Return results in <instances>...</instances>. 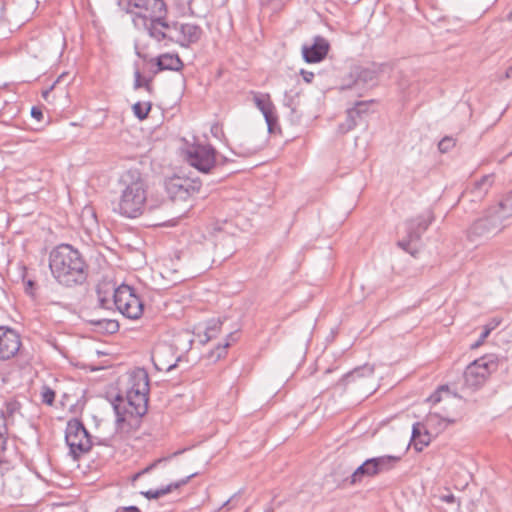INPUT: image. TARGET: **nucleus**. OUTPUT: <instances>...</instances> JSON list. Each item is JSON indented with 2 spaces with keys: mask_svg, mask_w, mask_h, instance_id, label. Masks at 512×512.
<instances>
[{
  "mask_svg": "<svg viewBox=\"0 0 512 512\" xmlns=\"http://www.w3.org/2000/svg\"><path fill=\"white\" fill-rule=\"evenodd\" d=\"M300 74L306 83H311L315 77L313 72L304 69L300 71Z\"/></svg>",
  "mask_w": 512,
  "mask_h": 512,
  "instance_id": "obj_40",
  "label": "nucleus"
},
{
  "mask_svg": "<svg viewBox=\"0 0 512 512\" xmlns=\"http://www.w3.org/2000/svg\"><path fill=\"white\" fill-rule=\"evenodd\" d=\"M254 153H255V151H248L247 153H245V154H243V155H244V156H250V155H252V154H254Z\"/></svg>",
  "mask_w": 512,
  "mask_h": 512,
  "instance_id": "obj_55",
  "label": "nucleus"
},
{
  "mask_svg": "<svg viewBox=\"0 0 512 512\" xmlns=\"http://www.w3.org/2000/svg\"><path fill=\"white\" fill-rule=\"evenodd\" d=\"M181 154L183 155L186 162L192 166V149L190 147L181 148Z\"/></svg>",
  "mask_w": 512,
  "mask_h": 512,
  "instance_id": "obj_39",
  "label": "nucleus"
},
{
  "mask_svg": "<svg viewBox=\"0 0 512 512\" xmlns=\"http://www.w3.org/2000/svg\"><path fill=\"white\" fill-rule=\"evenodd\" d=\"M21 347L19 333L9 327L0 326V361L13 358Z\"/></svg>",
  "mask_w": 512,
  "mask_h": 512,
  "instance_id": "obj_11",
  "label": "nucleus"
},
{
  "mask_svg": "<svg viewBox=\"0 0 512 512\" xmlns=\"http://www.w3.org/2000/svg\"><path fill=\"white\" fill-rule=\"evenodd\" d=\"M135 53L138 57L145 58L144 47L141 46L140 41L136 40L134 43Z\"/></svg>",
  "mask_w": 512,
  "mask_h": 512,
  "instance_id": "obj_41",
  "label": "nucleus"
},
{
  "mask_svg": "<svg viewBox=\"0 0 512 512\" xmlns=\"http://www.w3.org/2000/svg\"><path fill=\"white\" fill-rule=\"evenodd\" d=\"M101 304L104 305V299L100 298Z\"/></svg>",
  "mask_w": 512,
  "mask_h": 512,
  "instance_id": "obj_58",
  "label": "nucleus"
},
{
  "mask_svg": "<svg viewBox=\"0 0 512 512\" xmlns=\"http://www.w3.org/2000/svg\"><path fill=\"white\" fill-rule=\"evenodd\" d=\"M494 176L493 174H488L482 176L479 180H477L471 189L465 191L464 196L471 194L474 200H482L490 190L493 185Z\"/></svg>",
  "mask_w": 512,
  "mask_h": 512,
  "instance_id": "obj_18",
  "label": "nucleus"
},
{
  "mask_svg": "<svg viewBox=\"0 0 512 512\" xmlns=\"http://www.w3.org/2000/svg\"><path fill=\"white\" fill-rule=\"evenodd\" d=\"M216 167V150L210 145H200L194 142V169L208 174Z\"/></svg>",
  "mask_w": 512,
  "mask_h": 512,
  "instance_id": "obj_12",
  "label": "nucleus"
},
{
  "mask_svg": "<svg viewBox=\"0 0 512 512\" xmlns=\"http://www.w3.org/2000/svg\"><path fill=\"white\" fill-rule=\"evenodd\" d=\"M156 65L160 71L163 70H179L182 62L177 55L163 54L156 58Z\"/></svg>",
  "mask_w": 512,
  "mask_h": 512,
  "instance_id": "obj_23",
  "label": "nucleus"
},
{
  "mask_svg": "<svg viewBox=\"0 0 512 512\" xmlns=\"http://www.w3.org/2000/svg\"><path fill=\"white\" fill-rule=\"evenodd\" d=\"M0 408H3V414L10 424L15 421L16 414H19L22 408L21 403L11 397L0 401Z\"/></svg>",
  "mask_w": 512,
  "mask_h": 512,
  "instance_id": "obj_22",
  "label": "nucleus"
},
{
  "mask_svg": "<svg viewBox=\"0 0 512 512\" xmlns=\"http://www.w3.org/2000/svg\"><path fill=\"white\" fill-rule=\"evenodd\" d=\"M493 215L500 220L501 225L512 217V190L496 205L489 207Z\"/></svg>",
  "mask_w": 512,
  "mask_h": 512,
  "instance_id": "obj_19",
  "label": "nucleus"
},
{
  "mask_svg": "<svg viewBox=\"0 0 512 512\" xmlns=\"http://www.w3.org/2000/svg\"><path fill=\"white\" fill-rule=\"evenodd\" d=\"M172 456L170 457H167V458H160V459H157L155 460L154 462H152L150 465H148L147 467H145L143 470H141L140 472L136 473L133 477V479H137L139 478L141 475L143 474H146L148 472H150L152 469H154L155 467L158 466V464L162 463V462H165L167 461L168 459H170Z\"/></svg>",
  "mask_w": 512,
  "mask_h": 512,
  "instance_id": "obj_34",
  "label": "nucleus"
},
{
  "mask_svg": "<svg viewBox=\"0 0 512 512\" xmlns=\"http://www.w3.org/2000/svg\"><path fill=\"white\" fill-rule=\"evenodd\" d=\"M235 335L236 333H230L228 335V339L223 344H218L215 350L210 351L207 354V359L210 362L215 363L221 358L225 357L227 354V348L231 345V342H235L237 340Z\"/></svg>",
  "mask_w": 512,
  "mask_h": 512,
  "instance_id": "obj_24",
  "label": "nucleus"
},
{
  "mask_svg": "<svg viewBox=\"0 0 512 512\" xmlns=\"http://www.w3.org/2000/svg\"><path fill=\"white\" fill-rule=\"evenodd\" d=\"M253 102L263 114L268 132L271 134H280L281 127L279 124V116L270 94L253 92Z\"/></svg>",
  "mask_w": 512,
  "mask_h": 512,
  "instance_id": "obj_9",
  "label": "nucleus"
},
{
  "mask_svg": "<svg viewBox=\"0 0 512 512\" xmlns=\"http://www.w3.org/2000/svg\"><path fill=\"white\" fill-rule=\"evenodd\" d=\"M50 93V90H46L43 92V97L46 98L48 94Z\"/></svg>",
  "mask_w": 512,
  "mask_h": 512,
  "instance_id": "obj_54",
  "label": "nucleus"
},
{
  "mask_svg": "<svg viewBox=\"0 0 512 512\" xmlns=\"http://www.w3.org/2000/svg\"><path fill=\"white\" fill-rule=\"evenodd\" d=\"M245 512H249L248 509H246Z\"/></svg>",
  "mask_w": 512,
  "mask_h": 512,
  "instance_id": "obj_59",
  "label": "nucleus"
},
{
  "mask_svg": "<svg viewBox=\"0 0 512 512\" xmlns=\"http://www.w3.org/2000/svg\"><path fill=\"white\" fill-rule=\"evenodd\" d=\"M210 131L212 135L217 139H221V137L224 136L223 127L218 122L212 124Z\"/></svg>",
  "mask_w": 512,
  "mask_h": 512,
  "instance_id": "obj_38",
  "label": "nucleus"
},
{
  "mask_svg": "<svg viewBox=\"0 0 512 512\" xmlns=\"http://www.w3.org/2000/svg\"><path fill=\"white\" fill-rule=\"evenodd\" d=\"M193 183H194V192H196L199 190V187L197 186V184L200 183V181L198 179L194 178Z\"/></svg>",
  "mask_w": 512,
  "mask_h": 512,
  "instance_id": "obj_52",
  "label": "nucleus"
},
{
  "mask_svg": "<svg viewBox=\"0 0 512 512\" xmlns=\"http://www.w3.org/2000/svg\"><path fill=\"white\" fill-rule=\"evenodd\" d=\"M151 109L150 103H141L137 102L133 105V112L137 118L143 120L147 117L149 111Z\"/></svg>",
  "mask_w": 512,
  "mask_h": 512,
  "instance_id": "obj_27",
  "label": "nucleus"
},
{
  "mask_svg": "<svg viewBox=\"0 0 512 512\" xmlns=\"http://www.w3.org/2000/svg\"><path fill=\"white\" fill-rule=\"evenodd\" d=\"M330 44L323 36H315L312 45H303L302 55L307 63H318L328 54Z\"/></svg>",
  "mask_w": 512,
  "mask_h": 512,
  "instance_id": "obj_14",
  "label": "nucleus"
},
{
  "mask_svg": "<svg viewBox=\"0 0 512 512\" xmlns=\"http://www.w3.org/2000/svg\"><path fill=\"white\" fill-rule=\"evenodd\" d=\"M0 379H1V382H2V383H5V381H6V380H5V378H4V377H1Z\"/></svg>",
  "mask_w": 512,
  "mask_h": 512,
  "instance_id": "obj_57",
  "label": "nucleus"
},
{
  "mask_svg": "<svg viewBox=\"0 0 512 512\" xmlns=\"http://www.w3.org/2000/svg\"><path fill=\"white\" fill-rule=\"evenodd\" d=\"M442 500L446 503H454L456 498L453 494H448L442 497Z\"/></svg>",
  "mask_w": 512,
  "mask_h": 512,
  "instance_id": "obj_45",
  "label": "nucleus"
},
{
  "mask_svg": "<svg viewBox=\"0 0 512 512\" xmlns=\"http://www.w3.org/2000/svg\"><path fill=\"white\" fill-rule=\"evenodd\" d=\"M126 11L139 31L147 32L157 42L168 38L170 24L166 21L167 9L163 0H127Z\"/></svg>",
  "mask_w": 512,
  "mask_h": 512,
  "instance_id": "obj_2",
  "label": "nucleus"
},
{
  "mask_svg": "<svg viewBox=\"0 0 512 512\" xmlns=\"http://www.w3.org/2000/svg\"><path fill=\"white\" fill-rule=\"evenodd\" d=\"M375 100L369 101H357L355 106L349 108L347 110L346 121L339 125V129L342 133H346L352 129H354L357 125L356 117H360L362 115L361 107L367 106L368 104L374 103Z\"/></svg>",
  "mask_w": 512,
  "mask_h": 512,
  "instance_id": "obj_20",
  "label": "nucleus"
},
{
  "mask_svg": "<svg viewBox=\"0 0 512 512\" xmlns=\"http://www.w3.org/2000/svg\"><path fill=\"white\" fill-rule=\"evenodd\" d=\"M434 418H439V419H441L443 421H447L448 423H454L455 422L454 419H449L447 417H442L438 412L430 413L429 420H433Z\"/></svg>",
  "mask_w": 512,
  "mask_h": 512,
  "instance_id": "obj_42",
  "label": "nucleus"
},
{
  "mask_svg": "<svg viewBox=\"0 0 512 512\" xmlns=\"http://www.w3.org/2000/svg\"><path fill=\"white\" fill-rule=\"evenodd\" d=\"M435 217L432 210H427L423 214L406 220V232L409 239L420 240L423 233L433 223Z\"/></svg>",
  "mask_w": 512,
  "mask_h": 512,
  "instance_id": "obj_13",
  "label": "nucleus"
},
{
  "mask_svg": "<svg viewBox=\"0 0 512 512\" xmlns=\"http://www.w3.org/2000/svg\"><path fill=\"white\" fill-rule=\"evenodd\" d=\"M151 359L159 371H170L176 366L173 362L172 348L165 344H159L153 348Z\"/></svg>",
  "mask_w": 512,
  "mask_h": 512,
  "instance_id": "obj_16",
  "label": "nucleus"
},
{
  "mask_svg": "<svg viewBox=\"0 0 512 512\" xmlns=\"http://www.w3.org/2000/svg\"><path fill=\"white\" fill-rule=\"evenodd\" d=\"M505 225L500 224V220L487 208L482 216L475 219L466 229V239L471 243H481L484 240L498 234L504 229Z\"/></svg>",
  "mask_w": 512,
  "mask_h": 512,
  "instance_id": "obj_6",
  "label": "nucleus"
},
{
  "mask_svg": "<svg viewBox=\"0 0 512 512\" xmlns=\"http://www.w3.org/2000/svg\"><path fill=\"white\" fill-rule=\"evenodd\" d=\"M364 477L366 476V469L364 467V463L360 465L350 476L349 483L350 485H355L357 483H360Z\"/></svg>",
  "mask_w": 512,
  "mask_h": 512,
  "instance_id": "obj_30",
  "label": "nucleus"
},
{
  "mask_svg": "<svg viewBox=\"0 0 512 512\" xmlns=\"http://www.w3.org/2000/svg\"><path fill=\"white\" fill-rule=\"evenodd\" d=\"M164 186L173 201H185L190 197L192 178L185 175L174 174L165 179Z\"/></svg>",
  "mask_w": 512,
  "mask_h": 512,
  "instance_id": "obj_10",
  "label": "nucleus"
},
{
  "mask_svg": "<svg viewBox=\"0 0 512 512\" xmlns=\"http://www.w3.org/2000/svg\"><path fill=\"white\" fill-rule=\"evenodd\" d=\"M31 116L33 118L37 119L38 121H40L43 118V113H42V111L39 108L32 107V109H31Z\"/></svg>",
  "mask_w": 512,
  "mask_h": 512,
  "instance_id": "obj_43",
  "label": "nucleus"
},
{
  "mask_svg": "<svg viewBox=\"0 0 512 512\" xmlns=\"http://www.w3.org/2000/svg\"><path fill=\"white\" fill-rule=\"evenodd\" d=\"M149 375L144 368H136L128 378L126 397L117 394L112 401L116 414V431L130 434L139 429L141 418L148 411Z\"/></svg>",
  "mask_w": 512,
  "mask_h": 512,
  "instance_id": "obj_1",
  "label": "nucleus"
},
{
  "mask_svg": "<svg viewBox=\"0 0 512 512\" xmlns=\"http://www.w3.org/2000/svg\"><path fill=\"white\" fill-rule=\"evenodd\" d=\"M8 425H10V423L3 414V408H0V438H3L4 435H8Z\"/></svg>",
  "mask_w": 512,
  "mask_h": 512,
  "instance_id": "obj_36",
  "label": "nucleus"
},
{
  "mask_svg": "<svg viewBox=\"0 0 512 512\" xmlns=\"http://www.w3.org/2000/svg\"><path fill=\"white\" fill-rule=\"evenodd\" d=\"M114 305L117 310L130 320H138L143 313V301L128 285H120L114 289Z\"/></svg>",
  "mask_w": 512,
  "mask_h": 512,
  "instance_id": "obj_7",
  "label": "nucleus"
},
{
  "mask_svg": "<svg viewBox=\"0 0 512 512\" xmlns=\"http://www.w3.org/2000/svg\"><path fill=\"white\" fill-rule=\"evenodd\" d=\"M115 512H140L137 506L119 507Z\"/></svg>",
  "mask_w": 512,
  "mask_h": 512,
  "instance_id": "obj_44",
  "label": "nucleus"
},
{
  "mask_svg": "<svg viewBox=\"0 0 512 512\" xmlns=\"http://www.w3.org/2000/svg\"><path fill=\"white\" fill-rule=\"evenodd\" d=\"M172 485H168L164 488L156 489V490H148L145 492H141L143 496L147 499H158L171 491Z\"/></svg>",
  "mask_w": 512,
  "mask_h": 512,
  "instance_id": "obj_29",
  "label": "nucleus"
},
{
  "mask_svg": "<svg viewBox=\"0 0 512 512\" xmlns=\"http://www.w3.org/2000/svg\"><path fill=\"white\" fill-rule=\"evenodd\" d=\"M56 393L55 391L49 387L48 385H43L41 387V401L42 403L52 406L55 401Z\"/></svg>",
  "mask_w": 512,
  "mask_h": 512,
  "instance_id": "obj_26",
  "label": "nucleus"
},
{
  "mask_svg": "<svg viewBox=\"0 0 512 512\" xmlns=\"http://www.w3.org/2000/svg\"><path fill=\"white\" fill-rule=\"evenodd\" d=\"M365 373H368L369 375H372L373 374V368L372 367H362V368H358V369H355L354 371H352L351 373L347 374L345 376V381L346 382H351V381H356L358 378H360L361 376H363Z\"/></svg>",
  "mask_w": 512,
  "mask_h": 512,
  "instance_id": "obj_28",
  "label": "nucleus"
},
{
  "mask_svg": "<svg viewBox=\"0 0 512 512\" xmlns=\"http://www.w3.org/2000/svg\"><path fill=\"white\" fill-rule=\"evenodd\" d=\"M439 392L440 391H437L435 392L431 397H430V401H432L434 404L440 402L441 398H440V395H439Z\"/></svg>",
  "mask_w": 512,
  "mask_h": 512,
  "instance_id": "obj_46",
  "label": "nucleus"
},
{
  "mask_svg": "<svg viewBox=\"0 0 512 512\" xmlns=\"http://www.w3.org/2000/svg\"><path fill=\"white\" fill-rule=\"evenodd\" d=\"M180 453H181V451L174 452V453L172 454V456H176L177 454H180Z\"/></svg>",
  "mask_w": 512,
  "mask_h": 512,
  "instance_id": "obj_56",
  "label": "nucleus"
},
{
  "mask_svg": "<svg viewBox=\"0 0 512 512\" xmlns=\"http://www.w3.org/2000/svg\"><path fill=\"white\" fill-rule=\"evenodd\" d=\"M234 497H235V496H233V497H231L229 500H227V501L223 504L222 508H227L228 510H229V509H231V508L233 507V506H232V503H233V501H234Z\"/></svg>",
  "mask_w": 512,
  "mask_h": 512,
  "instance_id": "obj_47",
  "label": "nucleus"
},
{
  "mask_svg": "<svg viewBox=\"0 0 512 512\" xmlns=\"http://www.w3.org/2000/svg\"><path fill=\"white\" fill-rule=\"evenodd\" d=\"M198 32L200 33L201 29L194 25V32H193L194 39L198 36Z\"/></svg>",
  "mask_w": 512,
  "mask_h": 512,
  "instance_id": "obj_51",
  "label": "nucleus"
},
{
  "mask_svg": "<svg viewBox=\"0 0 512 512\" xmlns=\"http://www.w3.org/2000/svg\"><path fill=\"white\" fill-rule=\"evenodd\" d=\"M221 324H222V322H217L214 327L209 328L208 330L211 331V332H215L216 330L220 329V325Z\"/></svg>",
  "mask_w": 512,
  "mask_h": 512,
  "instance_id": "obj_50",
  "label": "nucleus"
},
{
  "mask_svg": "<svg viewBox=\"0 0 512 512\" xmlns=\"http://www.w3.org/2000/svg\"><path fill=\"white\" fill-rule=\"evenodd\" d=\"M49 267L62 285L73 286L86 279V263L78 250L69 244L55 247L49 255Z\"/></svg>",
  "mask_w": 512,
  "mask_h": 512,
  "instance_id": "obj_3",
  "label": "nucleus"
},
{
  "mask_svg": "<svg viewBox=\"0 0 512 512\" xmlns=\"http://www.w3.org/2000/svg\"><path fill=\"white\" fill-rule=\"evenodd\" d=\"M93 326V331L102 334H114L120 328V322H89Z\"/></svg>",
  "mask_w": 512,
  "mask_h": 512,
  "instance_id": "obj_25",
  "label": "nucleus"
},
{
  "mask_svg": "<svg viewBox=\"0 0 512 512\" xmlns=\"http://www.w3.org/2000/svg\"><path fill=\"white\" fill-rule=\"evenodd\" d=\"M495 327H496V325H493V326L486 325V326H484L483 331L481 332L479 339L477 341H475L474 343H472L470 345V348L471 349H476V348L480 347L483 344V342L485 341V339L488 337V335L491 333V331L493 329H495Z\"/></svg>",
  "mask_w": 512,
  "mask_h": 512,
  "instance_id": "obj_31",
  "label": "nucleus"
},
{
  "mask_svg": "<svg viewBox=\"0 0 512 512\" xmlns=\"http://www.w3.org/2000/svg\"><path fill=\"white\" fill-rule=\"evenodd\" d=\"M122 187L118 211L127 218L143 214L147 201V183L138 169H129L119 179Z\"/></svg>",
  "mask_w": 512,
  "mask_h": 512,
  "instance_id": "obj_4",
  "label": "nucleus"
},
{
  "mask_svg": "<svg viewBox=\"0 0 512 512\" xmlns=\"http://www.w3.org/2000/svg\"><path fill=\"white\" fill-rule=\"evenodd\" d=\"M413 241L414 240L409 239V237L407 236V239H402V240L398 241L397 246L400 247L401 249H403L405 252H407L415 257L418 251L415 249H411V242H413Z\"/></svg>",
  "mask_w": 512,
  "mask_h": 512,
  "instance_id": "obj_33",
  "label": "nucleus"
},
{
  "mask_svg": "<svg viewBox=\"0 0 512 512\" xmlns=\"http://www.w3.org/2000/svg\"><path fill=\"white\" fill-rule=\"evenodd\" d=\"M8 435H4L3 438H0V466L2 464H6L7 461L4 459V454L7 450V441H8Z\"/></svg>",
  "mask_w": 512,
  "mask_h": 512,
  "instance_id": "obj_37",
  "label": "nucleus"
},
{
  "mask_svg": "<svg viewBox=\"0 0 512 512\" xmlns=\"http://www.w3.org/2000/svg\"><path fill=\"white\" fill-rule=\"evenodd\" d=\"M65 442L69 447V454L74 460L88 453L93 445L91 435L78 418H72L67 422Z\"/></svg>",
  "mask_w": 512,
  "mask_h": 512,
  "instance_id": "obj_5",
  "label": "nucleus"
},
{
  "mask_svg": "<svg viewBox=\"0 0 512 512\" xmlns=\"http://www.w3.org/2000/svg\"><path fill=\"white\" fill-rule=\"evenodd\" d=\"M430 440V435L422 424L416 423L413 425L411 442L416 451H422L424 447L429 445Z\"/></svg>",
  "mask_w": 512,
  "mask_h": 512,
  "instance_id": "obj_21",
  "label": "nucleus"
},
{
  "mask_svg": "<svg viewBox=\"0 0 512 512\" xmlns=\"http://www.w3.org/2000/svg\"><path fill=\"white\" fill-rule=\"evenodd\" d=\"M454 146H455L454 139L451 137H448V136L441 139L440 142L438 143V149L442 153L448 152Z\"/></svg>",
  "mask_w": 512,
  "mask_h": 512,
  "instance_id": "obj_32",
  "label": "nucleus"
},
{
  "mask_svg": "<svg viewBox=\"0 0 512 512\" xmlns=\"http://www.w3.org/2000/svg\"><path fill=\"white\" fill-rule=\"evenodd\" d=\"M497 366V362L491 355L476 359L464 371L465 385L471 389L482 386Z\"/></svg>",
  "mask_w": 512,
  "mask_h": 512,
  "instance_id": "obj_8",
  "label": "nucleus"
},
{
  "mask_svg": "<svg viewBox=\"0 0 512 512\" xmlns=\"http://www.w3.org/2000/svg\"><path fill=\"white\" fill-rule=\"evenodd\" d=\"M400 460L397 456L385 455L367 459L364 462L367 477H374L382 472L391 470Z\"/></svg>",
  "mask_w": 512,
  "mask_h": 512,
  "instance_id": "obj_15",
  "label": "nucleus"
},
{
  "mask_svg": "<svg viewBox=\"0 0 512 512\" xmlns=\"http://www.w3.org/2000/svg\"><path fill=\"white\" fill-rule=\"evenodd\" d=\"M510 78H512V65L507 68L505 75H504V79H510Z\"/></svg>",
  "mask_w": 512,
  "mask_h": 512,
  "instance_id": "obj_48",
  "label": "nucleus"
},
{
  "mask_svg": "<svg viewBox=\"0 0 512 512\" xmlns=\"http://www.w3.org/2000/svg\"><path fill=\"white\" fill-rule=\"evenodd\" d=\"M213 337V335H205L204 338H202L200 335H199V341L204 344L205 342H207L209 339H211Z\"/></svg>",
  "mask_w": 512,
  "mask_h": 512,
  "instance_id": "obj_49",
  "label": "nucleus"
},
{
  "mask_svg": "<svg viewBox=\"0 0 512 512\" xmlns=\"http://www.w3.org/2000/svg\"><path fill=\"white\" fill-rule=\"evenodd\" d=\"M135 81H134V88L138 89L142 86H145L147 89L150 87V81L143 79L142 75L139 70H136L134 73Z\"/></svg>",
  "mask_w": 512,
  "mask_h": 512,
  "instance_id": "obj_35",
  "label": "nucleus"
},
{
  "mask_svg": "<svg viewBox=\"0 0 512 512\" xmlns=\"http://www.w3.org/2000/svg\"><path fill=\"white\" fill-rule=\"evenodd\" d=\"M368 106H369V104H368L367 106L361 107V109H362V114L367 113V111H368Z\"/></svg>",
  "mask_w": 512,
  "mask_h": 512,
  "instance_id": "obj_53",
  "label": "nucleus"
},
{
  "mask_svg": "<svg viewBox=\"0 0 512 512\" xmlns=\"http://www.w3.org/2000/svg\"><path fill=\"white\" fill-rule=\"evenodd\" d=\"M379 75V71L375 68L369 67H357L354 71V80L352 84L343 85L341 87L342 90L350 89L354 86H357L358 83L369 84L377 81Z\"/></svg>",
  "mask_w": 512,
  "mask_h": 512,
  "instance_id": "obj_17",
  "label": "nucleus"
}]
</instances>
